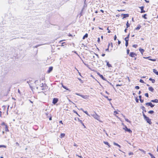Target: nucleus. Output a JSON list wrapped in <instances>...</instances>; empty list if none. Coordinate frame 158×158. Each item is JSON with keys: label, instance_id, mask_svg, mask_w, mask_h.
Returning a JSON list of instances; mask_svg holds the SVG:
<instances>
[{"label": "nucleus", "instance_id": "nucleus-18", "mask_svg": "<svg viewBox=\"0 0 158 158\" xmlns=\"http://www.w3.org/2000/svg\"><path fill=\"white\" fill-rule=\"evenodd\" d=\"M151 102H153L158 103V100L157 99H156L153 100H152L151 101Z\"/></svg>", "mask_w": 158, "mask_h": 158}, {"label": "nucleus", "instance_id": "nucleus-45", "mask_svg": "<svg viewBox=\"0 0 158 158\" xmlns=\"http://www.w3.org/2000/svg\"><path fill=\"white\" fill-rule=\"evenodd\" d=\"M128 154L129 155H133V153L132 152H130Z\"/></svg>", "mask_w": 158, "mask_h": 158}, {"label": "nucleus", "instance_id": "nucleus-44", "mask_svg": "<svg viewBox=\"0 0 158 158\" xmlns=\"http://www.w3.org/2000/svg\"><path fill=\"white\" fill-rule=\"evenodd\" d=\"M139 100H140V101L141 102V103L143 102V101H144L143 99H142L141 98H140V99H139Z\"/></svg>", "mask_w": 158, "mask_h": 158}, {"label": "nucleus", "instance_id": "nucleus-31", "mask_svg": "<svg viewBox=\"0 0 158 158\" xmlns=\"http://www.w3.org/2000/svg\"><path fill=\"white\" fill-rule=\"evenodd\" d=\"M114 145H116V146H117L119 147V148H120V147H121V146H120V145H119L118 143H116L114 142Z\"/></svg>", "mask_w": 158, "mask_h": 158}, {"label": "nucleus", "instance_id": "nucleus-22", "mask_svg": "<svg viewBox=\"0 0 158 158\" xmlns=\"http://www.w3.org/2000/svg\"><path fill=\"white\" fill-rule=\"evenodd\" d=\"M88 37V34L86 33L85 35L83 36V39L84 40L86 38H87Z\"/></svg>", "mask_w": 158, "mask_h": 158}, {"label": "nucleus", "instance_id": "nucleus-55", "mask_svg": "<svg viewBox=\"0 0 158 158\" xmlns=\"http://www.w3.org/2000/svg\"><path fill=\"white\" fill-rule=\"evenodd\" d=\"M118 114V113L117 112V111H114V114Z\"/></svg>", "mask_w": 158, "mask_h": 158}, {"label": "nucleus", "instance_id": "nucleus-27", "mask_svg": "<svg viewBox=\"0 0 158 158\" xmlns=\"http://www.w3.org/2000/svg\"><path fill=\"white\" fill-rule=\"evenodd\" d=\"M61 85H62V87L64 88V89H66L67 90H69V89L68 88H67V87H66L64 86L62 83Z\"/></svg>", "mask_w": 158, "mask_h": 158}, {"label": "nucleus", "instance_id": "nucleus-47", "mask_svg": "<svg viewBox=\"0 0 158 158\" xmlns=\"http://www.w3.org/2000/svg\"><path fill=\"white\" fill-rule=\"evenodd\" d=\"M97 41L98 43H99L100 42V39L99 38H98Z\"/></svg>", "mask_w": 158, "mask_h": 158}, {"label": "nucleus", "instance_id": "nucleus-32", "mask_svg": "<svg viewBox=\"0 0 158 158\" xmlns=\"http://www.w3.org/2000/svg\"><path fill=\"white\" fill-rule=\"evenodd\" d=\"M154 112L153 110H150L148 112V113L149 114H152Z\"/></svg>", "mask_w": 158, "mask_h": 158}, {"label": "nucleus", "instance_id": "nucleus-10", "mask_svg": "<svg viewBox=\"0 0 158 158\" xmlns=\"http://www.w3.org/2000/svg\"><path fill=\"white\" fill-rule=\"evenodd\" d=\"M150 56H148V57H143L145 59H148L149 60L152 61H156V59H149V58L150 57Z\"/></svg>", "mask_w": 158, "mask_h": 158}, {"label": "nucleus", "instance_id": "nucleus-2", "mask_svg": "<svg viewBox=\"0 0 158 158\" xmlns=\"http://www.w3.org/2000/svg\"><path fill=\"white\" fill-rule=\"evenodd\" d=\"M143 115L144 117V119L150 125H151L152 124V122L151 121V119L149 118L148 117H147L143 112Z\"/></svg>", "mask_w": 158, "mask_h": 158}, {"label": "nucleus", "instance_id": "nucleus-15", "mask_svg": "<svg viewBox=\"0 0 158 158\" xmlns=\"http://www.w3.org/2000/svg\"><path fill=\"white\" fill-rule=\"evenodd\" d=\"M106 65L108 67H111L112 65L111 64H110L109 62L107 61H106Z\"/></svg>", "mask_w": 158, "mask_h": 158}, {"label": "nucleus", "instance_id": "nucleus-33", "mask_svg": "<svg viewBox=\"0 0 158 158\" xmlns=\"http://www.w3.org/2000/svg\"><path fill=\"white\" fill-rule=\"evenodd\" d=\"M132 47L135 48H136L138 47L137 44H134L133 45Z\"/></svg>", "mask_w": 158, "mask_h": 158}, {"label": "nucleus", "instance_id": "nucleus-13", "mask_svg": "<svg viewBox=\"0 0 158 158\" xmlns=\"http://www.w3.org/2000/svg\"><path fill=\"white\" fill-rule=\"evenodd\" d=\"M81 97L84 99H87L89 98V96L88 95H81Z\"/></svg>", "mask_w": 158, "mask_h": 158}, {"label": "nucleus", "instance_id": "nucleus-46", "mask_svg": "<svg viewBox=\"0 0 158 158\" xmlns=\"http://www.w3.org/2000/svg\"><path fill=\"white\" fill-rule=\"evenodd\" d=\"M78 121L81 123V124H82L83 123V122L82 120H80L79 119H78Z\"/></svg>", "mask_w": 158, "mask_h": 158}, {"label": "nucleus", "instance_id": "nucleus-53", "mask_svg": "<svg viewBox=\"0 0 158 158\" xmlns=\"http://www.w3.org/2000/svg\"><path fill=\"white\" fill-rule=\"evenodd\" d=\"M76 156H78V157H80V158H83V157L81 156H79L77 155H76Z\"/></svg>", "mask_w": 158, "mask_h": 158}, {"label": "nucleus", "instance_id": "nucleus-60", "mask_svg": "<svg viewBox=\"0 0 158 158\" xmlns=\"http://www.w3.org/2000/svg\"><path fill=\"white\" fill-rule=\"evenodd\" d=\"M59 123H61L62 124H63V123H62V120H60L59 121Z\"/></svg>", "mask_w": 158, "mask_h": 158}, {"label": "nucleus", "instance_id": "nucleus-16", "mask_svg": "<svg viewBox=\"0 0 158 158\" xmlns=\"http://www.w3.org/2000/svg\"><path fill=\"white\" fill-rule=\"evenodd\" d=\"M103 143L106 145H108V147H109V148H110V145L109 144V143L107 142H106V141H104L103 142Z\"/></svg>", "mask_w": 158, "mask_h": 158}, {"label": "nucleus", "instance_id": "nucleus-9", "mask_svg": "<svg viewBox=\"0 0 158 158\" xmlns=\"http://www.w3.org/2000/svg\"><path fill=\"white\" fill-rule=\"evenodd\" d=\"M58 99L57 98H54L53 99L52 103L54 104H55L58 102Z\"/></svg>", "mask_w": 158, "mask_h": 158}, {"label": "nucleus", "instance_id": "nucleus-28", "mask_svg": "<svg viewBox=\"0 0 158 158\" xmlns=\"http://www.w3.org/2000/svg\"><path fill=\"white\" fill-rule=\"evenodd\" d=\"M148 154L150 156L151 158H156L151 153H149Z\"/></svg>", "mask_w": 158, "mask_h": 158}, {"label": "nucleus", "instance_id": "nucleus-63", "mask_svg": "<svg viewBox=\"0 0 158 158\" xmlns=\"http://www.w3.org/2000/svg\"><path fill=\"white\" fill-rule=\"evenodd\" d=\"M52 117L51 116L50 117V118H49V120H52Z\"/></svg>", "mask_w": 158, "mask_h": 158}, {"label": "nucleus", "instance_id": "nucleus-24", "mask_svg": "<svg viewBox=\"0 0 158 158\" xmlns=\"http://www.w3.org/2000/svg\"><path fill=\"white\" fill-rule=\"evenodd\" d=\"M61 46H67V45L66 43L65 42L61 43Z\"/></svg>", "mask_w": 158, "mask_h": 158}, {"label": "nucleus", "instance_id": "nucleus-64", "mask_svg": "<svg viewBox=\"0 0 158 158\" xmlns=\"http://www.w3.org/2000/svg\"><path fill=\"white\" fill-rule=\"evenodd\" d=\"M105 55V54H104V53H103L102 55V56H104Z\"/></svg>", "mask_w": 158, "mask_h": 158}, {"label": "nucleus", "instance_id": "nucleus-26", "mask_svg": "<svg viewBox=\"0 0 158 158\" xmlns=\"http://www.w3.org/2000/svg\"><path fill=\"white\" fill-rule=\"evenodd\" d=\"M141 108L142 109V110H143V111H144V112H146L145 108L144 106H142Z\"/></svg>", "mask_w": 158, "mask_h": 158}, {"label": "nucleus", "instance_id": "nucleus-39", "mask_svg": "<svg viewBox=\"0 0 158 158\" xmlns=\"http://www.w3.org/2000/svg\"><path fill=\"white\" fill-rule=\"evenodd\" d=\"M125 120L127 122L131 123V122L127 118H125Z\"/></svg>", "mask_w": 158, "mask_h": 158}, {"label": "nucleus", "instance_id": "nucleus-37", "mask_svg": "<svg viewBox=\"0 0 158 158\" xmlns=\"http://www.w3.org/2000/svg\"><path fill=\"white\" fill-rule=\"evenodd\" d=\"M145 96L147 97V98H148L149 97L148 94V93H145Z\"/></svg>", "mask_w": 158, "mask_h": 158}, {"label": "nucleus", "instance_id": "nucleus-12", "mask_svg": "<svg viewBox=\"0 0 158 158\" xmlns=\"http://www.w3.org/2000/svg\"><path fill=\"white\" fill-rule=\"evenodd\" d=\"M121 15H123V19H124L126 17H129V14H122Z\"/></svg>", "mask_w": 158, "mask_h": 158}, {"label": "nucleus", "instance_id": "nucleus-1", "mask_svg": "<svg viewBox=\"0 0 158 158\" xmlns=\"http://www.w3.org/2000/svg\"><path fill=\"white\" fill-rule=\"evenodd\" d=\"M1 125L3 127V129L4 130V131H3L2 132L3 134H4V132H7L9 131L7 125L4 122H2L1 123Z\"/></svg>", "mask_w": 158, "mask_h": 158}, {"label": "nucleus", "instance_id": "nucleus-19", "mask_svg": "<svg viewBox=\"0 0 158 158\" xmlns=\"http://www.w3.org/2000/svg\"><path fill=\"white\" fill-rule=\"evenodd\" d=\"M153 72L156 75H158V72L157 71V70L156 69H153Z\"/></svg>", "mask_w": 158, "mask_h": 158}, {"label": "nucleus", "instance_id": "nucleus-23", "mask_svg": "<svg viewBox=\"0 0 158 158\" xmlns=\"http://www.w3.org/2000/svg\"><path fill=\"white\" fill-rule=\"evenodd\" d=\"M129 35H128L125 38V40L126 42H128L129 41Z\"/></svg>", "mask_w": 158, "mask_h": 158}, {"label": "nucleus", "instance_id": "nucleus-51", "mask_svg": "<svg viewBox=\"0 0 158 158\" xmlns=\"http://www.w3.org/2000/svg\"><path fill=\"white\" fill-rule=\"evenodd\" d=\"M107 30L108 31V33H110L111 31H110L109 30V27H108L107 28Z\"/></svg>", "mask_w": 158, "mask_h": 158}, {"label": "nucleus", "instance_id": "nucleus-17", "mask_svg": "<svg viewBox=\"0 0 158 158\" xmlns=\"http://www.w3.org/2000/svg\"><path fill=\"white\" fill-rule=\"evenodd\" d=\"M141 27V26L140 25H139L137 27L135 28V30H139Z\"/></svg>", "mask_w": 158, "mask_h": 158}, {"label": "nucleus", "instance_id": "nucleus-36", "mask_svg": "<svg viewBox=\"0 0 158 158\" xmlns=\"http://www.w3.org/2000/svg\"><path fill=\"white\" fill-rule=\"evenodd\" d=\"M109 46H110V44H108V48L106 49L105 50L106 51H109Z\"/></svg>", "mask_w": 158, "mask_h": 158}, {"label": "nucleus", "instance_id": "nucleus-54", "mask_svg": "<svg viewBox=\"0 0 158 158\" xmlns=\"http://www.w3.org/2000/svg\"><path fill=\"white\" fill-rule=\"evenodd\" d=\"M122 85V84L119 85V84H117L116 85V87L118 86H121Z\"/></svg>", "mask_w": 158, "mask_h": 158}, {"label": "nucleus", "instance_id": "nucleus-34", "mask_svg": "<svg viewBox=\"0 0 158 158\" xmlns=\"http://www.w3.org/2000/svg\"><path fill=\"white\" fill-rule=\"evenodd\" d=\"M147 15L146 14H145L144 15L142 16V17L144 18V19H147V18L146 17V16Z\"/></svg>", "mask_w": 158, "mask_h": 158}, {"label": "nucleus", "instance_id": "nucleus-4", "mask_svg": "<svg viewBox=\"0 0 158 158\" xmlns=\"http://www.w3.org/2000/svg\"><path fill=\"white\" fill-rule=\"evenodd\" d=\"M92 116L95 119H97V120L99 121L100 122H101L99 120V116L97 114H94L92 115Z\"/></svg>", "mask_w": 158, "mask_h": 158}, {"label": "nucleus", "instance_id": "nucleus-20", "mask_svg": "<svg viewBox=\"0 0 158 158\" xmlns=\"http://www.w3.org/2000/svg\"><path fill=\"white\" fill-rule=\"evenodd\" d=\"M149 80L151 81L153 83H154L155 82V80L154 79L152 78H150L149 79Z\"/></svg>", "mask_w": 158, "mask_h": 158}, {"label": "nucleus", "instance_id": "nucleus-5", "mask_svg": "<svg viewBox=\"0 0 158 158\" xmlns=\"http://www.w3.org/2000/svg\"><path fill=\"white\" fill-rule=\"evenodd\" d=\"M123 129L125 131V132L127 131L129 133H132V131L130 129L127 128L126 126H124Z\"/></svg>", "mask_w": 158, "mask_h": 158}, {"label": "nucleus", "instance_id": "nucleus-52", "mask_svg": "<svg viewBox=\"0 0 158 158\" xmlns=\"http://www.w3.org/2000/svg\"><path fill=\"white\" fill-rule=\"evenodd\" d=\"M15 144H16L17 146H19V143L18 142H16V143H15Z\"/></svg>", "mask_w": 158, "mask_h": 158}, {"label": "nucleus", "instance_id": "nucleus-3", "mask_svg": "<svg viewBox=\"0 0 158 158\" xmlns=\"http://www.w3.org/2000/svg\"><path fill=\"white\" fill-rule=\"evenodd\" d=\"M129 56L131 57L135 58V60H136V56H137V54L136 53L134 52H131L129 54Z\"/></svg>", "mask_w": 158, "mask_h": 158}, {"label": "nucleus", "instance_id": "nucleus-35", "mask_svg": "<svg viewBox=\"0 0 158 158\" xmlns=\"http://www.w3.org/2000/svg\"><path fill=\"white\" fill-rule=\"evenodd\" d=\"M6 146L4 145H0V148L3 147L4 148H6Z\"/></svg>", "mask_w": 158, "mask_h": 158}, {"label": "nucleus", "instance_id": "nucleus-62", "mask_svg": "<svg viewBox=\"0 0 158 158\" xmlns=\"http://www.w3.org/2000/svg\"><path fill=\"white\" fill-rule=\"evenodd\" d=\"M144 1L147 3H149V1H148L147 0H144Z\"/></svg>", "mask_w": 158, "mask_h": 158}, {"label": "nucleus", "instance_id": "nucleus-59", "mask_svg": "<svg viewBox=\"0 0 158 158\" xmlns=\"http://www.w3.org/2000/svg\"><path fill=\"white\" fill-rule=\"evenodd\" d=\"M74 112L77 115H79L78 114V113H77V111H74Z\"/></svg>", "mask_w": 158, "mask_h": 158}, {"label": "nucleus", "instance_id": "nucleus-49", "mask_svg": "<svg viewBox=\"0 0 158 158\" xmlns=\"http://www.w3.org/2000/svg\"><path fill=\"white\" fill-rule=\"evenodd\" d=\"M116 39H117V36H116V35H115V36H114V40H116Z\"/></svg>", "mask_w": 158, "mask_h": 158}, {"label": "nucleus", "instance_id": "nucleus-57", "mask_svg": "<svg viewBox=\"0 0 158 158\" xmlns=\"http://www.w3.org/2000/svg\"><path fill=\"white\" fill-rule=\"evenodd\" d=\"M76 94L77 95H78V96H80L81 97V94H79V93H76Z\"/></svg>", "mask_w": 158, "mask_h": 158}, {"label": "nucleus", "instance_id": "nucleus-14", "mask_svg": "<svg viewBox=\"0 0 158 158\" xmlns=\"http://www.w3.org/2000/svg\"><path fill=\"white\" fill-rule=\"evenodd\" d=\"M148 90L152 92H153L154 91V89L152 86H150L149 87Z\"/></svg>", "mask_w": 158, "mask_h": 158}, {"label": "nucleus", "instance_id": "nucleus-61", "mask_svg": "<svg viewBox=\"0 0 158 158\" xmlns=\"http://www.w3.org/2000/svg\"><path fill=\"white\" fill-rule=\"evenodd\" d=\"M118 44H120L121 43V42L119 40H118Z\"/></svg>", "mask_w": 158, "mask_h": 158}, {"label": "nucleus", "instance_id": "nucleus-43", "mask_svg": "<svg viewBox=\"0 0 158 158\" xmlns=\"http://www.w3.org/2000/svg\"><path fill=\"white\" fill-rule=\"evenodd\" d=\"M135 88L137 89H139V87L138 86H136L135 87Z\"/></svg>", "mask_w": 158, "mask_h": 158}, {"label": "nucleus", "instance_id": "nucleus-11", "mask_svg": "<svg viewBox=\"0 0 158 158\" xmlns=\"http://www.w3.org/2000/svg\"><path fill=\"white\" fill-rule=\"evenodd\" d=\"M139 51L140 52L142 55H143V52H144V50L141 48H140L139 49Z\"/></svg>", "mask_w": 158, "mask_h": 158}, {"label": "nucleus", "instance_id": "nucleus-29", "mask_svg": "<svg viewBox=\"0 0 158 158\" xmlns=\"http://www.w3.org/2000/svg\"><path fill=\"white\" fill-rule=\"evenodd\" d=\"M65 135V134L64 133H61L60 134V137L61 138H62L63 137H64Z\"/></svg>", "mask_w": 158, "mask_h": 158}, {"label": "nucleus", "instance_id": "nucleus-38", "mask_svg": "<svg viewBox=\"0 0 158 158\" xmlns=\"http://www.w3.org/2000/svg\"><path fill=\"white\" fill-rule=\"evenodd\" d=\"M139 81L140 82L142 83H144V81L142 79H140L139 80Z\"/></svg>", "mask_w": 158, "mask_h": 158}, {"label": "nucleus", "instance_id": "nucleus-30", "mask_svg": "<svg viewBox=\"0 0 158 158\" xmlns=\"http://www.w3.org/2000/svg\"><path fill=\"white\" fill-rule=\"evenodd\" d=\"M126 26H127V28L128 27H130V24L128 23V21H127V23H126Z\"/></svg>", "mask_w": 158, "mask_h": 158}, {"label": "nucleus", "instance_id": "nucleus-42", "mask_svg": "<svg viewBox=\"0 0 158 158\" xmlns=\"http://www.w3.org/2000/svg\"><path fill=\"white\" fill-rule=\"evenodd\" d=\"M118 12H120V11H125V10H122V9H121V10H117Z\"/></svg>", "mask_w": 158, "mask_h": 158}, {"label": "nucleus", "instance_id": "nucleus-56", "mask_svg": "<svg viewBox=\"0 0 158 158\" xmlns=\"http://www.w3.org/2000/svg\"><path fill=\"white\" fill-rule=\"evenodd\" d=\"M18 93H19L20 94H21V93L20 91V90L19 89H18Z\"/></svg>", "mask_w": 158, "mask_h": 158}, {"label": "nucleus", "instance_id": "nucleus-21", "mask_svg": "<svg viewBox=\"0 0 158 158\" xmlns=\"http://www.w3.org/2000/svg\"><path fill=\"white\" fill-rule=\"evenodd\" d=\"M42 85L43 86H44V88H42L41 89L43 90L46 89L47 87L46 85L45 84L44 85L43 84H42Z\"/></svg>", "mask_w": 158, "mask_h": 158}, {"label": "nucleus", "instance_id": "nucleus-8", "mask_svg": "<svg viewBox=\"0 0 158 158\" xmlns=\"http://www.w3.org/2000/svg\"><path fill=\"white\" fill-rule=\"evenodd\" d=\"M139 8H140L141 9V13H143L145 12V11L143 10L144 7L143 6H142L141 7H139Z\"/></svg>", "mask_w": 158, "mask_h": 158}, {"label": "nucleus", "instance_id": "nucleus-50", "mask_svg": "<svg viewBox=\"0 0 158 158\" xmlns=\"http://www.w3.org/2000/svg\"><path fill=\"white\" fill-rule=\"evenodd\" d=\"M78 80L79 81L82 83H83V81L80 78H78Z\"/></svg>", "mask_w": 158, "mask_h": 158}, {"label": "nucleus", "instance_id": "nucleus-7", "mask_svg": "<svg viewBox=\"0 0 158 158\" xmlns=\"http://www.w3.org/2000/svg\"><path fill=\"white\" fill-rule=\"evenodd\" d=\"M53 68L52 66H51L48 69L47 71V73H50L53 70Z\"/></svg>", "mask_w": 158, "mask_h": 158}, {"label": "nucleus", "instance_id": "nucleus-41", "mask_svg": "<svg viewBox=\"0 0 158 158\" xmlns=\"http://www.w3.org/2000/svg\"><path fill=\"white\" fill-rule=\"evenodd\" d=\"M128 42H126L125 43V45L126 47H127L128 46Z\"/></svg>", "mask_w": 158, "mask_h": 158}, {"label": "nucleus", "instance_id": "nucleus-48", "mask_svg": "<svg viewBox=\"0 0 158 158\" xmlns=\"http://www.w3.org/2000/svg\"><path fill=\"white\" fill-rule=\"evenodd\" d=\"M68 36H69V37H72L73 36V35L71 34H70V33H69L68 35Z\"/></svg>", "mask_w": 158, "mask_h": 158}, {"label": "nucleus", "instance_id": "nucleus-25", "mask_svg": "<svg viewBox=\"0 0 158 158\" xmlns=\"http://www.w3.org/2000/svg\"><path fill=\"white\" fill-rule=\"evenodd\" d=\"M98 74L99 76V77L101 78H102V79H104V77L102 75H101V74H100V73H98Z\"/></svg>", "mask_w": 158, "mask_h": 158}, {"label": "nucleus", "instance_id": "nucleus-6", "mask_svg": "<svg viewBox=\"0 0 158 158\" xmlns=\"http://www.w3.org/2000/svg\"><path fill=\"white\" fill-rule=\"evenodd\" d=\"M147 106H150L151 107H153L154 106V105H153L151 102H147L145 104Z\"/></svg>", "mask_w": 158, "mask_h": 158}, {"label": "nucleus", "instance_id": "nucleus-58", "mask_svg": "<svg viewBox=\"0 0 158 158\" xmlns=\"http://www.w3.org/2000/svg\"><path fill=\"white\" fill-rule=\"evenodd\" d=\"M135 100H136V102H139V100L137 98H136L135 99Z\"/></svg>", "mask_w": 158, "mask_h": 158}, {"label": "nucleus", "instance_id": "nucleus-40", "mask_svg": "<svg viewBox=\"0 0 158 158\" xmlns=\"http://www.w3.org/2000/svg\"><path fill=\"white\" fill-rule=\"evenodd\" d=\"M130 50L129 49H128L127 50V54H128L129 53Z\"/></svg>", "mask_w": 158, "mask_h": 158}]
</instances>
